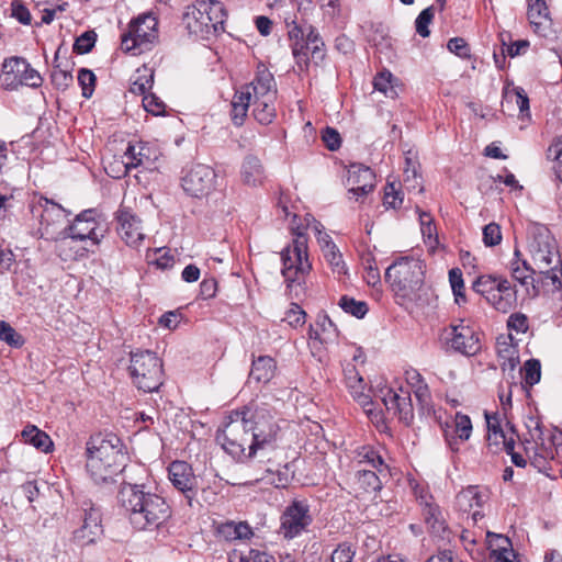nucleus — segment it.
Returning a JSON list of instances; mask_svg holds the SVG:
<instances>
[{
    "mask_svg": "<svg viewBox=\"0 0 562 562\" xmlns=\"http://www.w3.org/2000/svg\"><path fill=\"white\" fill-rule=\"evenodd\" d=\"M85 505L81 525L72 532L74 542L82 547L94 543L103 533L100 509L92 504Z\"/></svg>",
    "mask_w": 562,
    "mask_h": 562,
    "instance_id": "nucleus-17",
    "label": "nucleus"
},
{
    "mask_svg": "<svg viewBox=\"0 0 562 562\" xmlns=\"http://www.w3.org/2000/svg\"><path fill=\"white\" fill-rule=\"evenodd\" d=\"M379 397L384 404L386 411L396 416L400 422L408 426L414 420V408L411 393L402 387L394 390L389 386L381 387Z\"/></svg>",
    "mask_w": 562,
    "mask_h": 562,
    "instance_id": "nucleus-16",
    "label": "nucleus"
},
{
    "mask_svg": "<svg viewBox=\"0 0 562 562\" xmlns=\"http://www.w3.org/2000/svg\"><path fill=\"white\" fill-rule=\"evenodd\" d=\"M95 43V33L92 31L81 34L74 44V50L78 54H88Z\"/></svg>",
    "mask_w": 562,
    "mask_h": 562,
    "instance_id": "nucleus-54",
    "label": "nucleus"
},
{
    "mask_svg": "<svg viewBox=\"0 0 562 562\" xmlns=\"http://www.w3.org/2000/svg\"><path fill=\"white\" fill-rule=\"evenodd\" d=\"M78 82L82 89V97L90 98L94 90V74L90 69L81 68L78 72Z\"/></svg>",
    "mask_w": 562,
    "mask_h": 562,
    "instance_id": "nucleus-51",
    "label": "nucleus"
},
{
    "mask_svg": "<svg viewBox=\"0 0 562 562\" xmlns=\"http://www.w3.org/2000/svg\"><path fill=\"white\" fill-rule=\"evenodd\" d=\"M116 221L121 239L128 247L138 248L145 239L140 218L127 209H120Z\"/></svg>",
    "mask_w": 562,
    "mask_h": 562,
    "instance_id": "nucleus-20",
    "label": "nucleus"
},
{
    "mask_svg": "<svg viewBox=\"0 0 562 562\" xmlns=\"http://www.w3.org/2000/svg\"><path fill=\"white\" fill-rule=\"evenodd\" d=\"M451 429V431L449 427L445 429L446 441L452 451H459L460 442L469 440L472 434L470 417L462 413H457Z\"/></svg>",
    "mask_w": 562,
    "mask_h": 562,
    "instance_id": "nucleus-26",
    "label": "nucleus"
},
{
    "mask_svg": "<svg viewBox=\"0 0 562 562\" xmlns=\"http://www.w3.org/2000/svg\"><path fill=\"white\" fill-rule=\"evenodd\" d=\"M26 69V60L21 57H11L2 64L0 72V86L5 90H15L22 86L23 71Z\"/></svg>",
    "mask_w": 562,
    "mask_h": 562,
    "instance_id": "nucleus-25",
    "label": "nucleus"
},
{
    "mask_svg": "<svg viewBox=\"0 0 562 562\" xmlns=\"http://www.w3.org/2000/svg\"><path fill=\"white\" fill-rule=\"evenodd\" d=\"M217 535L227 541L249 539L254 532L247 522L227 521L217 527Z\"/></svg>",
    "mask_w": 562,
    "mask_h": 562,
    "instance_id": "nucleus-34",
    "label": "nucleus"
},
{
    "mask_svg": "<svg viewBox=\"0 0 562 562\" xmlns=\"http://www.w3.org/2000/svg\"><path fill=\"white\" fill-rule=\"evenodd\" d=\"M324 43L321 40L319 34L312 27L308 26V33L306 34L305 40V46H301L299 48V42H296L293 45V54L295 57H299L302 54V49L305 48L306 50L311 52V55L313 58L322 59L324 57L323 52ZM303 55H306V53H303Z\"/></svg>",
    "mask_w": 562,
    "mask_h": 562,
    "instance_id": "nucleus-38",
    "label": "nucleus"
},
{
    "mask_svg": "<svg viewBox=\"0 0 562 562\" xmlns=\"http://www.w3.org/2000/svg\"><path fill=\"white\" fill-rule=\"evenodd\" d=\"M532 422L535 423V428H533V430H530V436H531L532 440L536 442V445L538 446L537 452H536V456L533 459V463L537 465H540L541 460L546 461L547 459H553L554 452H553V449L547 448L544 446L543 438H542L543 432H542V427H541L540 423L538 420H532Z\"/></svg>",
    "mask_w": 562,
    "mask_h": 562,
    "instance_id": "nucleus-41",
    "label": "nucleus"
},
{
    "mask_svg": "<svg viewBox=\"0 0 562 562\" xmlns=\"http://www.w3.org/2000/svg\"><path fill=\"white\" fill-rule=\"evenodd\" d=\"M338 333L335 324L327 315L319 316L314 326H311L310 337L321 344L334 342Z\"/></svg>",
    "mask_w": 562,
    "mask_h": 562,
    "instance_id": "nucleus-32",
    "label": "nucleus"
},
{
    "mask_svg": "<svg viewBox=\"0 0 562 562\" xmlns=\"http://www.w3.org/2000/svg\"><path fill=\"white\" fill-rule=\"evenodd\" d=\"M515 258L509 262V270L513 279H515L521 286L525 288L529 296H537L539 293L538 288L535 285L533 274L536 269L532 268L526 260L519 258L520 251L515 249Z\"/></svg>",
    "mask_w": 562,
    "mask_h": 562,
    "instance_id": "nucleus-24",
    "label": "nucleus"
},
{
    "mask_svg": "<svg viewBox=\"0 0 562 562\" xmlns=\"http://www.w3.org/2000/svg\"><path fill=\"white\" fill-rule=\"evenodd\" d=\"M169 479L172 485L183 493L191 506L196 495L198 482L192 468L184 461H175L169 465Z\"/></svg>",
    "mask_w": 562,
    "mask_h": 562,
    "instance_id": "nucleus-22",
    "label": "nucleus"
},
{
    "mask_svg": "<svg viewBox=\"0 0 562 562\" xmlns=\"http://www.w3.org/2000/svg\"><path fill=\"white\" fill-rule=\"evenodd\" d=\"M435 16V9L434 7H428L425 10H423L419 15L417 16L415 21V27L416 32L422 37H428L430 34L429 24L432 22Z\"/></svg>",
    "mask_w": 562,
    "mask_h": 562,
    "instance_id": "nucleus-49",
    "label": "nucleus"
},
{
    "mask_svg": "<svg viewBox=\"0 0 562 562\" xmlns=\"http://www.w3.org/2000/svg\"><path fill=\"white\" fill-rule=\"evenodd\" d=\"M527 14L536 33L546 35L551 29L552 21L547 2H529Z\"/></svg>",
    "mask_w": 562,
    "mask_h": 562,
    "instance_id": "nucleus-31",
    "label": "nucleus"
},
{
    "mask_svg": "<svg viewBox=\"0 0 562 562\" xmlns=\"http://www.w3.org/2000/svg\"><path fill=\"white\" fill-rule=\"evenodd\" d=\"M277 371V362L270 356H259L251 362L249 372V382L268 383L272 380Z\"/></svg>",
    "mask_w": 562,
    "mask_h": 562,
    "instance_id": "nucleus-30",
    "label": "nucleus"
},
{
    "mask_svg": "<svg viewBox=\"0 0 562 562\" xmlns=\"http://www.w3.org/2000/svg\"><path fill=\"white\" fill-rule=\"evenodd\" d=\"M358 458L359 464H363L364 467L357 471L356 484L363 493L379 491L382 483L374 470L382 473L386 469V467H384L383 459L373 449L366 447L358 452Z\"/></svg>",
    "mask_w": 562,
    "mask_h": 562,
    "instance_id": "nucleus-12",
    "label": "nucleus"
},
{
    "mask_svg": "<svg viewBox=\"0 0 562 562\" xmlns=\"http://www.w3.org/2000/svg\"><path fill=\"white\" fill-rule=\"evenodd\" d=\"M291 231L294 235L292 244L281 252L282 274L289 288L301 285L312 269L307 256V238L303 227L291 226Z\"/></svg>",
    "mask_w": 562,
    "mask_h": 562,
    "instance_id": "nucleus-7",
    "label": "nucleus"
},
{
    "mask_svg": "<svg viewBox=\"0 0 562 562\" xmlns=\"http://www.w3.org/2000/svg\"><path fill=\"white\" fill-rule=\"evenodd\" d=\"M487 303L495 310L507 313L516 303V290L508 280L502 281L501 286H496L492 295L488 296Z\"/></svg>",
    "mask_w": 562,
    "mask_h": 562,
    "instance_id": "nucleus-29",
    "label": "nucleus"
},
{
    "mask_svg": "<svg viewBox=\"0 0 562 562\" xmlns=\"http://www.w3.org/2000/svg\"><path fill=\"white\" fill-rule=\"evenodd\" d=\"M396 83L397 79L387 69L378 72L373 79L374 89L387 98H395L397 95Z\"/></svg>",
    "mask_w": 562,
    "mask_h": 562,
    "instance_id": "nucleus-40",
    "label": "nucleus"
},
{
    "mask_svg": "<svg viewBox=\"0 0 562 562\" xmlns=\"http://www.w3.org/2000/svg\"><path fill=\"white\" fill-rule=\"evenodd\" d=\"M456 504L461 512L467 513L475 507L480 508L483 504V496L477 486H468L458 493Z\"/></svg>",
    "mask_w": 562,
    "mask_h": 562,
    "instance_id": "nucleus-37",
    "label": "nucleus"
},
{
    "mask_svg": "<svg viewBox=\"0 0 562 562\" xmlns=\"http://www.w3.org/2000/svg\"><path fill=\"white\" fill-rule=\"evenodd\" d=\"M449 282L454 294L456 302L458 304L465 302L464 282L462 272L459 268H453L449 271Z\"/></svg>",
    "mask_w": 562,
    "mask_h": 562,
    "instance_id": "nucleus-48",
    "label": "nucleus"
},
{
    "mask_svg": "<svg viewBox=\"0 0 562 562\" xmlns=\"http://www.w3.org/2000/svg\"><path fill=\"white\" fill-rule=\"evenodd\" d=\"M426 265L414 257H402L385 271V280L393 292L405 302L417 303L426 295Z\"/></svg>",
    "mask_w": 562,
    "mask_h": 562,
    "instance_id": "nucleus-5",
    "label": "nucleus"
},
{
    "mask_svg": "<svg viewBox=\"0 0 562 562\" xmlns=\"http://www.w3.org/2000/svg\"><path fill=\"white\" fill-rule=\"evenodd\" d=\"M405 380L413 389L416 400L422 406H427L430 402V391L422 374L413 368L405 371Z\"/></svg>",
    "mask_w": 562,
    "mask_h": 562,
    "instance_id": "nucleus-33",
    "label": "nucleus"
},
{
    "mask_svg": "<svg viewBox=\"0 0 562 562\" xmlns=\"http://www.w3.org/2000/svg\"><path fill=\"white\" fill-rule=\"evenodd\" d=\"M347 187L349 199L358 201L361 196H364L374 187V173L373 171L362 165H351L348 169Z\"/></svg>",
    "mask_w": 562,
    "mask_h": 562,
    "instance_id": "nucleus-23",
    "label": "nucleus"
},
{
    "mask_svg": "<svg viewBox=\"0 0 562 562\" xmlns=\"http://www.w3.org/2000/svg\"><path fill=\"white\" fill-rule=\"evenodd\" d=\"M125 454L119 437L97 435L87 442V471L95 484H111L125 468Z\"/></svg>",
    "mask_w": 562,
    "mask_h": 562,
    "instance_id": "nucleus-4",
    "label": "nucleus"
},
{
    "mask_svg": "<svg viewBox=\"0 0 562 562\" xmlns=\"http://www.w3.org/2000/svg\"><path fill=\"white\" fill-rule=\"evenodd\" d=\"M280 428L266 407L232 412L216 439L233 458H252L259 450L273 448Z\"/></svg>",
    "mask_w": 562,
    "mask_h": 562,
    "instance_id": "nucleus-1",
    "label": "nucleus"
},
{
    "mask_svg": "<svg viewBox=\"0 0 562 562\" xmlns=\"http://www.w3.org/2000/svg\"><path fill=\"white\" fill-rule=\"evenodd\" d=\"M440 340L445 347L467 356L475 355L481 348L477 334L462 323L443 328Z\"/></svg>",
    "mask_w": 562,
    "mask_h": 562,
    "instance_id": "nucleus-15",
    "label": "nucleus"
},
{
    "mask_svg": "<svg viewBox=\"0 0 562 562\" xmlns=\"http://www.w3.org/2000/svg\"><path fill=\"white\" fill-rule=\"evenodd\" d=\"M502 241L501 226L496 223H490L483 228V243L487 247H493Z\"/></svg>",
    "mask_w": 562,
    "mask_h": 562,
    "instance_id": "nucleus-53",
    "label": "nucleus"
},
{
    "mask_svg": "<svg viewBox=\"0 0 562 562\" xmlns=\"http://www.w3.org/2000/svg\"><path fill=\"white\" fill-rule=\"evenodd\" d=\"M0 340L7 342L11 347H21L24 342L22 336L4 321H0Z\"/></svg>",
    "mask_w": 562,
    "mask_h": 562,
    "instance_id": "nucleus-50",
    "label": "nucleus"
},
{
    "mask_svg": "<svg viewBox=\"0 0 562 562\" xmlns=\"http://www.w3.org/2000/svg\"><path fill=\"white\" fill-rule=\"evenodd\" d=\"M322 138H323V142L325 143L326 147L334 151V150H337L340 145H341V138H340V135L339 133L333 128V127H326L324 131H323V134H322Z\"/></svg>",
    "mask_w": 562,
    "mask_h": 562,
    "instance_id": "nucleus-61",
    "label": "nucleus"
},
{
    "mask_svg": "<svg viewBox=\"0 0 562 562\" xmlns=\"http://www.w3.org/2000/svg\"><path fill=\"white\" fill-rule=\"evenodd\" d=\"M157 19L153 13H144L132 21L128 32L122 36V49L140 54L150 48L157 38Z\"/></svg>",
    "mask_w": 562,
    "mask_h": 562,
    "instance_id": "nucleus-9",
    "label": "nucleus"
},
{
    "mask_svg": "<svg viewBox=\"0 0 562 562\" xmlns=\"http://www.w3.org/2000/svg\"><path fill=\"white\" fill-rule=\"evenodd\" d=\"M181 186L184 192L193 198L207 196L216 186L215 170L207 165H193L184 171Z\"/></svg>",
    "mask_w": 562,
    "mask_h": 562,
    "instance_id": "nucleus-14",
    "label": "nucleus"
},
{
    "mask_svg": "<svg viewBox=\"0 0 562 562\" xmlns=\"http://www.w3.org/2000/svg\"><path fill=\"white\" fill-rule=\"evenodd\" d=\"M507 279L499 276L485 274L479 277L472 284V289L483 295L485 300H488V296L492 295L493 290L496 286H501L502 281H506Z\"/></svg>",
    "mask_w": 562,
    "mask_h": 562,
    "instance_id": "nucleus-42",
    "label": "nucleus"
},
{
    "mask_svg": "<svg viewBox=\"0 0 562 562\" xmlns=\"http://www.w3.org/2000/svg\"><path fill=\"white\" fill-rule=\"evenodd\" d=\"M104 233L105 231L101 227L97 211L89 209L79 213L74 222L65 227L63 240L67 238L78 240L89 239L94 245H98L104 237Z\"/></svg>",
    "mask_w": 562,
    "mask_h": 562,
    "instance_id": "nucleus-13",
    "label": "nucleus"
},
{
    "mask_svg": "<svg viewBox=\"0 0 562 562\" xmlns=\"http://www.w3.org/2000/svg\"><path fill=\"white\" fill-rule=\"evenodd\" d=\"M117 498L130 522L137 530L158 528L171 516L170 506L165 498L145 492L144 485L123 483Z\"/></svg>",
    "mask_w": 562,
    "mask_h": 562,
    "instance_id": "nucleus-3",
    "label": "nucleus"
},
{
    "mask_svg": "<svg viewBox=\"0 0 562 562\" xmlns=\"http://www.w3.org/2000/svg\"><path fill=\"white\" fill-rule=\"evenodd\" d=\"M42 82L43 78L38 71L32 68L31 65L26 61V69L23 71L22 86L38 88L42 86Z\"/></svg>",
    "mask_w": 562,
    "mask_h": 562,
    "instance_id": "nucleus-62",
    "label": "nucleus"
},
{
    "mask_svg": "<svg viewBox=\"0 0 562 562\" xmlns=\"http://www.w3.org/2000/svg\"><path fill=\"white\" fill-rule=\"evenodd\" d=\"M155 255H157V257L151 259V262L155 263L157 268L165 270L173 266L175 258L170 255L169 250L158 248L155 250Z\"/></svg>",
    "mask_w": 562,
    "mask_h": 562,
    "instance_id": "nucleus-63",
    "label": "nucleus"
},
{
    "mask_svg": "<svg viewBox=\"0 0 562 562\" xmlns=\"http://www.w3.org/2000/svg\"><path fill=\"white\" fill-rule=\"evenodd\" d=\"M530 255L535 269L547 274L553 283L558 281L555 265L560 262L555 240L549 233L539 234L530 244Z\"/></svg>",
    "mask_w": 562,
    "mask_h": 562,
    "instance_id": "nucleus-10",
    "label": "nucleus"
},
{
    "mask_svg": "<svg viewBox=\"0 0 562 562\" xmlns=\"http://www.w3.org/2000/svg\"><path fill=\"white\" fill-rule=\"evenodd\" d=\"M225 18L223 2H193L186 8L182 20L190 34L205 38L223 30Z\"/></svg>",
    "mask_w": 562,
    "mask_h": 562,
    "instance_id": "nucleus-6",
    "label": "nucleus"
},
{
    "mask_svg": "<svg viewBox=\"0 0 562 562\" xmlns=\"http://www.w3.org/2000/svg\"><path fill=\"white\" fill-rule=\"evenodd\" d=\"M344 376L347 389L351 396L363 407L371 403L369 394L366 393V384L362 376L352 363L344 368Z\"/></svg>",
    "mask_w": 562,
    "mask_h": 562,
    "instance_id": "nucleus-27",
    "label": "nucleus"
},
{
    "mask_svg": "<svg viewBox=\"0 0 562 562\" xmlns=\"http://www.w3.org/2000/svg\"><path fill=\"white\" fill-rule=\"evenodd\" d=\"M548 158L552 159L555 180L562 183V137L557 138L548 148Z\"/></svg>",
    "mask_w": 562,
    "mask_h": 562,
    "instance_id": "nucleus-46",
    "label": "nucleus"
},
{
    "mask_svg": "<svg viewBox=\"0 0 562 562\" xmlns=\"http://www.w3.org/2000/svg\"><path fill=\"white\" fill-rule=\"evenodd\" d=\"M143 106L153 115H161L165 112V103L154 93H147L143 97Z\"/></svg>",
    "mask_w": 562,
    "mask_h": 562,
    "instance_id": "nucleus-56",
    "label": "nucleus"
},
{
    "mask_svg": "<svg viewBox=\"0 0 562 562\" xmlns=\"http://www.w3.org/2000/svg\"><path fill=\"white\" fill-rule=\"evenodd\" d=\"M339 306L348 314L362 318L368 313V305L363 301H357L349 296H341L339 300Z\"/></svg>",
    "mask_w": 562,
    "mask_h": 562,
    "instance_id": "nucleus-44",
    "label": "nucleus"
},
{
    "mask_svg": "<svg viewBox=\"0 0 562 562\" xmlns=\"http://www.w3.org/2000/svg\"><path fill=\"white\" fill-rule=\"evenodd\" d=\"M524 381L527 385L533 386L540 381L541 378V364L537 359H529L525 362L524 368Z\"/></svg>",
    "mask_w": 562,
    "mask_h": 562,
    "instance_id": "nucleus-47",
    "label": "nucleus"
},
{
    "mask_svg": "<svg viewBox=\"0 0 562 562\" xmlns=\"http://www.w3.org/2000/svg\"><path fill=\"white\" fill-rule=\"evenodd\" d=\"M154 85V69L147 66L137 68L132 82L130 91L134 94L145 95Z\"/></svg>",
    "mask_w": 562,
    "mask_h": 562,
    "instance_id": "nucleus-35",
    "label": "nucleus"
},
{
    "mask_svg": "<svg viewBox=\"0 0 562 562\" xmlns=\"http://www.w3.org/2000/svg\"><path fill=\"white\" fill-rule=\"evenodd\" d=\"M501 41H502V45L507 47L506 53L512 58L517 57L521 54H525L527 52L528 47L530 46V43L527 40H519V41L514 42L512 45L507 46L506 38H505L504 34L501 35Z\"/></svg>",
    "mask_w": 562,
    "mask_h": 562,
    "instance_id": "nucleus-59",
    "label": "nucleus"
},
{
    "mask_svg": "<svg viewBox=\"0 0 562 562\" xmlns=\"http://www.w3.org/2000/svg\"><path fill=\"white\" fill-rule=\"evenodd\" d=\"M278 95L273 75L260 64L254 80L237 90L232 100L231 117L236 126H241L252 106L255 120L263 125L272 123L277 115L276 101Z\"/></svg>",
    "mask_w": 562,
    "mask_h": 562,
    "instance_id": "nucleus-2",
    "label": "nucleus"
},
{
    "mask_svg": "<svg viewBox=\"0 0 562 562\" xmlns=\"http://www.w3.org/2000/svg\"><path fill=\"white\" fill-rule=\"evenodd\" d=\"M240 177L243 183L248 187L261 186L266 179V172L260 159L248 155L241 164Z\"/></svg>",
    "mask_w": 562,
    "mask_h": 562,
    "instance_id": "nucleus-28",
    "label": "nucleus"
},
{
    "mask_svg": "<svg viewBox=\"0 0 562 562\" xmlns=\"http://www.w3.org/2000/svg\"><path fill=\"white\" fill-rule=\"evenodd\" d=\"M313 522L310 505L306 501H293L289 504L281 517L279 533L286 540H292L307 531Z\"/></svg>",
    "mask_w": 562,
    "mask_h": 562,
    "instance_id": "nucleus-11",
    "label": "nucleus"
},
{
    "mask_svg": "<svg viewBox=\"0 0 562 562\" xmlns=\"http://www.w3.org/2000/svg\"><path fill=\"white\" fill-rule=\"evenodd\" d=\"M486 546L492 559L499 554L512 555V541L506 536L486 531Z\"/></svg>",
    "mask_w": 562,
    "mask_h": 562,
    "instance_id": "nucleus-39",
    "label": "nucleus"
},
{
    "mask_svg": "<svg viewBox=\"0 0 562 562\" xmlns=\"http://www.w3.org/2000/svg\"><path fill=\"white\" fill-rule=\"evenodd\" d=\"M507 327L518 334H524L528 329V318L522 313H514L508 317Z\"/></svg>",
    "mask_w": 562,
    "mask_h": 562,
    "instance_id": "nucleus-60",
    "label": "nucleus"
},
{
    "mask_svg": "<svg viewBox=\"0 0 562 562\" xmlns=\"http://www.w3.org/2000/svg\"><path fill=\"white\" fill-rule=\"evenodd\" d=\"M508 103H515L520 113L529 111V99L522 88L515 87L513 89L505 90L503 104Z\"/></svg>",
    "mask_w": 562,
    "mask_h": 562,
    "instance_id": "nucleus-43",
    "label": "nucleus"
},
{
    "mask_svg": "<svg viewBox=\"0 0 562 562\" xmlns=\"http://www.w3.org/2000/svg\"><path fill=\"white\" fill-rule=\"evenodd\" d=\"M405 165L406 167L404 169V182L408 188L415 189L419 187V191H422L423 188L420 187V177L418 176L417 172L416 162L412 158L406 157Z\"/></svg>",
    "mask_w": 562,
    "mask_h": 562,
    "instance_id": "nucleus-52",
    "label": "nucleus"
},
{
    "mask_svg": "<svg viewBox=\"0 0 562 562\" xmlns=\"http://www.w3.org/2000/svg\"><path fill=\"white\" fill-rule=\"evenodd\" d=\"M21 435L25 442L32 445L33 447H35L36 449H38L43 452L50 451V449L53 447V441H52L50 437L46 432L38 429L36 426H33V425L26 426L22 430Z\"/></svg>",
    "mask_w": 562,
    "mask_h": 562,
    "instance_id": "nucleus-36",
    "label": "nucleus"
},
{
    "mask_svg": "<svg viewBox=\"0 0 562 562\" xmlns=\"http://www.w3.org/2000/svg\"><path fill=\"white\" fill-rule=\"evenodd\" d=\"M52 81L56 88L65 90L72 82V76L66 70L55 69L52 72Z\"/></svg>",
    "mask_w": 562,
    "mask_h": 562,
    "instance_id": "nucleus-64",
    "label": "nucleus"
},
{
    "mask_svg": "<svg viewBox=\"0 0 562 562\" xmlns=\"http://www.w3.org/2000/svg\"><path fill=\"white\" fill-rule=\"evenodd\" d=\"M323 255L334 274H336L338 278L347 274L346 263L337 247H334V249H330Z\"/></svg>",
    "mask_w": 562,
    "mask_h": 562,
    "instance_id": "nucleus-45",
    "label": "nucleus"
},
{
    "mask_svg": "<svg viewBox=\"0 0 562 562\" xmlns=\"http://www.w3.org/2000/svg\"><path fill=\"white\" fill-rule=\"evenodd\" d=\"M42 207L43 210L41 213L38 228L41 237L46 239L63 240L65 228L63 231H58L57 228L63 224V222L70 213L59 204L49 201L48 199L44 200Z\"/></svg>",
    "mask_w": 562,
    "mask_h": 562,
    "instance_id": "nucleus-18",
    "label": "nucleus"
},
{
    "mask_svg": "<svg viewBox=\"0 0 562 562\" xmlns=\"http://www.w3.org/2000/svg\"><path fill=\"white\" fill-rule=\"evenodd\" d=\"M159 157L160 151L158 148L148 143L137 142L135 144H128L125 151L126 161L123 162V173L125 175L130 169L138 167L153 170L156 168L155 164Z\"/></svg>",
    "mask_w": 562,
    "mask_h": 562,
    "instance_id": "nucleus-19",
    "label": "nucleus"
},
{
    "mask_svg": "<svg viewBox=\"0 0 562 562\" xmlns=\"http://www.w3.org/2000/svg\"><path fill=\"white\" fill-rule=\"evenodd\" d=\"M447 48L460 58H470V47L462 37H453L448 41Z\"/></svg>",
    "mask_w": 562,
    "mask_h": 562,
    "instance_id": "nucleus-58",
    "label": "nucleus"
},
{
    "mask_svg": "<svg viewBox=\"0 0 562 562\" xmlns=\"http://www.w3.org/2000/svg\"><path fill=\"white\" fill-rule=\"evenodd\" d=\"M128 371L134 385L140 391L150 393L162 385V362L151 351L132 353Z\"/></svg>",
    "mask_w": 562,
    "mask_h": 562,
    "instance_id": "nucleus-8",
    "label": "nucleus"
},
{
    "mask_svg": "<svg viewBox=\"0 0 562 562\" xmlns=\"http://www.w3.org/2000/svg\"><path fill=\"white\" fill-rule=\"evenodd\" d=\"M10 16L23 25H30L32 22L30 9L23 2H11Z\"/></svg>",
    "mask_w": 562,
    "mask_h": 562,
    "instance_id": "nucleus-55",
    "label": "nucleus"
},
{
    "mask_svg": "<svg viewBox=\"0 0 562 562\" xmlns=\"http://www.w3.org/2000/svg\"><path fill=\"white\" fill-rule=\"evenodd\" d=\"M355 550L349 543L339 544L331 553V562H352Z\"/></svg>",
    "mask_w": 562,
    "mask_h": 562,
    "instance_id": "nucleus-57",
    "label": "nucleus"
},
{
    "mask_svg": "<svg viewBox=\"0 0 562 562\" xmlns=\"http://www.w3.org/2000/svg\"><path fill=\"white\" fill-rule=\"evenodd\" d=\"M418 502L422 507V515L431 533L442 540H450V530L440 507L434 503L432 496L420 494Z\"/></svg>",
    "mask_w": 562,
    "mask_h": 562,
    "instance_id": "nucleus-21",
    "label": "nucleus"
}]
</instances>
